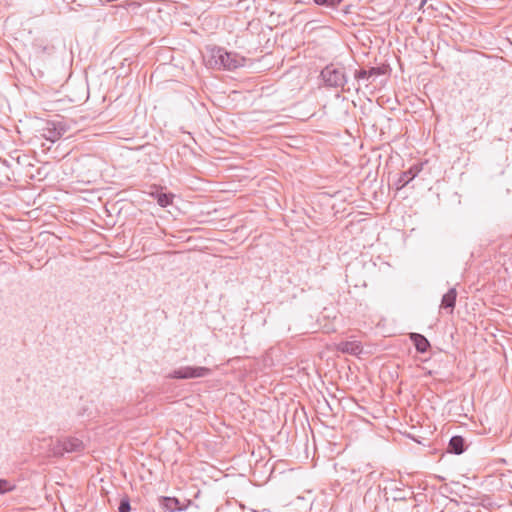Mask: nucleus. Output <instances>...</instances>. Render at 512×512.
Returning a JSON list of instances; mask_svg holds the SVG:
<instances>
[{
  "label": "nucleus",
  "mask_w": 512,
  "mask_h": 512,
  "mask_svg": "<svg viewBox=\"0 0 512 512\" xmlns=\"http://www.w3.org/2000/svg\"><path fill=\"white\" fill-rule=\"evenodd\" d=\"M466 450V442L462 436L456 435L451 437L448 444V452L457 455L462 454Z\"/></svg>",
  "instance_id": "nucleus-11"
},
{
  "label": "nucleus",
  "mask_w": 512,
  "mask_h": 512,
  "mask_svg": "<svg viewBox=\"0 0 512 512\" xmlns=\"http://www.w3.org/2000/svg\"><path fill=\"white\" fill-rule=\"evenodd\" d=\"M151 196L157 201L158 205L165 208L173 203L174 195L172 193L162 192V187H155Z\"/></svg>",
  "instance_id": "nucleus-8"
},
{
  "label": "nucleus",
  "mask_w": 512,
  "mask_h": 512,
  "mask_svg": "<svg viewBox=\"0 0 512 512\" xmlns=\"http://www.w3.org/2000/svg\"><path fill=\"white\" fill-rule=\"evenodd\" d=\"M354 77L357 80H369L370 79V76L368 74V70H366V69L356 70L355 73H354Z\"/></svg>",
  "instance_id": "nucleus-16"
},
{
  "label": "nucleus",
  "mask_w": 512,
  "mask_h": 512,
  "mask_svg": "<svg viewBox=\"0 0 512 512\" xmlns=\"http://www.w3.org/2000/svg\"><path fill=\"white\" fill-rule=\"evenodd\" d=\"M70 130V125L65 120L47 121L42 128V136L54 143Z\"/></svg>",
  "instance_id": "nucleus-3"
},
{
  "label": "nucleus",
  "mask_w": 512,
  "mask_h": 512,
  "mask_svg": "<svg viewBox=\"0 0 512 512\" xmlns=\"http://www.w3.org/2000/svg\"><path fill=\"white\" fill-rule=\"evenodd\" d=\"M457 290H448L442 297L440 309L449 310V313L453 312L456 304Z\"/></svg>",
  "instance_id": "nucleus-12"
},
{
  "label": "nucleus",
  "mask_w": 512,
  "mask_h": 512,
  "mask_svg": "<svg viewBox=\"0 0 512 512\" xmlns=\"http://www.w3.org/2000/svg\"><path fill=\"white\" fill-rule=\"evenodd\" d=\"M386 70L384 67H371L370 69H368V74L370 76V78H374L376 76H379V75H383L385 74Z\"/></svg>",
  "instance_id": "nucleus-15"
},
{
  "label": "nucleus",
  "mask_w": 512,
  "mask_h": 512,
  "mask_svg": "<svg viewBox=\"0 0 512 512\" xmlns=\"http://www.w3.org/2000/svg\"><path fill=\"white\" fill-rule=\"evenodd\" d=\"M87 412V408L83 407L78 411V416H84Z\"/></svg>",
  "instance_id": "nucleus-19"
},
{
  "label": "nucleus",
  "mask_w": 512,
  "mask_h": 512,
  "mask_svg": "<svg viewBox=\"0 0 512 512\" xmlns=\"http://www.w3.org/2000/svg\"><path fill=\"white\" fill-rule=\"evenodd\" d=\"M410 340L413 342L417 352H419V353H425L430 348V342L422 334L411 333Z\"/></svg>",
  "instance_id": "nucleus-10"
},
{
  "label": "nucleus",
  "mask_w": 512,
  "mask_h": 512,
  "mask_svg": "<svg viewBox=\"0 0 512 512\" xmlns=\"http://www.w3.org/2000/svg\"><path fill=\"white\" fill-rule=\"evenodd\" d=\"M395 492H396V495L393 497L395 501H398V500L404 501V500L408 499V496L403 489L395 488Z\"/></svg>",
  "instance_id": "nucleus-18"
},
{
  "label": "nucleus",
  "mask_w": 512,
  "mask_h": 512,
  "mask_svg": "<svg viewBox=\"0 0 512 512\" xmlns=\"http://www.w3.org/2000/svg\"><path fill=\"white\" fill-rule=\"evenodd\" d=\"M159 505L164 512H176L181 510L180 502L175 497L162 496L159 498Z\"/></svg>",
  "instance_id": "nucleus-9"
},
{
  "label": "nucleus",
  "mask_w": 512,
  "mask_h": 512,
  "mask_svg": "<svg viewBox=\"0 0 512 512\" xmlns=\"http://www.w3.org/2000/svg\"><path fill=\"white\" fill-rule=\"evenodd\" d=\"M320 76L327 87L344 89L347 83L345 69L336 67L333 64L327 65L321 71Z\"/></svg>",
  "instance_id": "nucleus-2"
},
{
  "label": "nucleus",
  "mask_w": 512,
  "mask_h": 512,
  "mask_svg": "<svg viewBox=\"0 0 512 512\" xmlns=\"http://www.w3.org/2000/svg\"><path fill=\"white\" fill-rule=\"evenodd\" d=\"M211 370L202 366H185L172 371L167 377L170 379H193L206 377Z\"/></svg>",
  "instance_id": "nucleus-5"
},
{
  "label": "nucleus",
  "mask_w": 512,
  "mask_h": 512,
  "mask_svg": "<svg viewBox=\"0 0 512 512\" xmlns=\"http://www.w3.org/2000/svg\"><path fill=\"white\" fill-rule=\"evenodd\" d=\"M423 164H415L411 166L407 171L402 172L399 175L398 180L396 181L395 185L397 189H402L405 187L410 181H412L422 170Z\"/></svg>",
  "instance_id": "nucleus-6"
},
{
  "label": "nucleus",
  "mask_w": 512,
  "mask_h": 512,
  "mask_svg": "<svg viewBox=\"0 0 512 512\" xmlns=\"http://www.w3.org/2000/svg\"><path fill=\"white\" fill-rule=\"evenodd\" d=\"M337 350L342 353L356 356L362 352L363 348L361 343L358 341H341L337 344Z\"/></svg>",
  "instance_id": "nucleus-7"
},
{
  "label": "nucleus",
  "mask_w": 512,
  "mask_h": 512,
  "mask_svg": "<svg viewBox=\"0 0 512 512\" xmlns=\"http://www.w3.org/2000/svg\"><path fill=\"white\" fill-rule=\"evenodd\" d=\"M313 2L318 6L335 9L343 2V0H313Z\"/></svg>",
  "instance_id": "nucleus-13"
},
{
  "label": "nucleus",
  "mask_w": 512,
  "mask_h": 512,
  "mask_svg": "<svg viewBox=\"0 0 512 512\" xmlns=\"http://www.w3.org/2000/svg\"><path fill=\"white\" fill-rule=\"evenodd\" d=\"M130 511H131L130 499L128 496H125L120 500V503L118 506V512H130Z\"/></svg>",
  "instance_id": "nucleus-14"
},
{
  "label": "nucleus",
  "mask_w": 512,
  "mask_h": 512,
  "mask_svg": "<svg viewBox=\"0 0 512 512\" xmlns=\"http://www.w3.org/2000/svg\"><path fill=\"white\" fill-rule=\"evenodd\" d=\"M12 489L13 486L7 480L0 479V494H4Z\"/></svg>",
  "instance_id": "nucleus-17"
},
{
  "label": "nucleus",
  "mask_w": 512,
  "mask_h": 512,
  "mask_svg": "<svg viewBox=\"0 0 512 512\" xmlns=\"http://www.w3.org/2000/svg\"><path fill=\"white\" fill-rule=\"evenodd\" d=\"M426 3H427V0H422L420 3L419 9H423V7L425 6Z\"/></svg>",
  "instance_id": "nucleus-20"
},
{
  "label": "nucleus",
  "mask_w": 512,
  "mask_h": 512,
  "mask_svg": "<svg viewBox=\"0 0 512 512\" xmlns=\"http://www.w3.org/2000/svg\"><path fill=\"white\" fill-rule=\"evenodd\" d=\"M245 58L237 53L228 52L222 47L214 46L209 49L207 65L213 69L234 70L243 66Z\"/></svg>",
  "instance_id": "nucleus-1"
},
{
  "label": "nucleus",
  "mask_w": 512,
  "mask_h": 512,
  "mask_svg": "<svg viewBox=\"0 0 512 512\" xmlns=\"http://www.w3.org/2000/svg\"><path fill=\"white\" fill-rule=\"evenodd\" d=\"M84 450V443L77 437H63L58 439L53 446L55 455H63L64 453L81 452Z\"/></svg>",
  "instance_id": "nucleus-4"
}]
</instances>
